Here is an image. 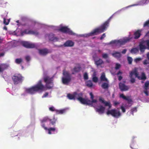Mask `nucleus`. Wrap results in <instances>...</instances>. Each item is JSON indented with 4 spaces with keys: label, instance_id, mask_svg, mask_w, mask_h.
I'll list each match as a JSON object with an SVG mask.
<instances>
[{
    "label": "nucleus",
    "instance_id": "1",
    "mask_svg": "<svg viewBox=\"0 0 149 149\" xmlns=\"http://www.w3.org/2000/svg\"><path fill=\"white\" fill-rule=\"evenodd\" d=\"M113 16L110 17L108 19L104 22L99 27L93 30L91 33L88 34V36L94 35H97L98 33H101L105 31L109 26V23L111 19L112 18Z\"/></svg>",
    "mask_w": 149,
    "mask_h": 149
},
{
    "label": "nucleus",
    "instance_id": "2",
    "mask_svg": "<svg viewBox=\"0 0 149 149\" xmlns=\"http://www.w3.org/2000/svg\"><path fill=\"white\" fill-rule=\"evenodd\" d=\"M46 90V87L42 84V81L40 80L35 85L26 89V92L31 94H33L37 92H42Z\"/></svg>",
    "mask_w": 149,
    "mask_h": 149
},
{
    "label": "nucleus",
    "instance_id": "3",
    "mask_svg": "<svg viewBox=\"0 0 149 149\" xmlns=\"http://www.w3.org/2000/svg\"><path fill=\"white\" fill-rule=\"evenodd\" d=\"M24 79V77L20 74H15L12 77V79L14 84L15 85L22 83Z\"/></svg>",
    "mask_w": 149,
    "mask_h": 149
},
{
    "label": "nucleus",
    "instance_id": "4",
    "mask_svg": "<svg viewBox=\"0 0 149 149\" xmlns=\"http://www.w3.org/2000/svg\"><path fill=\"white\" fill-rule=\"evenodd\" d=\"M63 77L62 78V83L64 84H68L71 80V74L67 71H63Z\"/></svg>",
    "mask_w": 149,
    "mask_h": 149
},
{
    "label": "nucleus",
    "instance_id": "5",
    "mask_svg": "<svg viewBox=\"0 0 149 149\" xmlns=\"http://www.w3.org/2000/svg\"><path fill=\"white\" fill-rule=\"evenodd\" d=\"M43 79L44 82L46 84V87L48 89L52 88L54 86L53 78L46 76L44 77Z\"/></svg>",
    "mask_w": 149,
    "mask_h": 149
},
{
    "label": "nucleus",
    "instance_id": "6",
    "mask_svg": "<svg viewBox=\"0 0 149 149\" xmlns=\"http://www.w3.org/2000/svg\"><path fill=\"white\" fill-rule=\"evenodd\" d=\"M134 75L136 77H137L139 79L140 77L139 76L138 73L137 69L136 68L132 70L130 72L129 77L130 78V81L132 83H134L135 82V80L133 77Z\"/></svg>",
    "mask_w": 149,
    "mask_h": 149
},
{
    "label": "nucleus",
    "instance_id": "7",
    "mask_svg": "<svg viewBox=\"0 0 149 149\" xmlns=\"http://www.w3.org/2000/svg\"><path fill=\"white\" fill-rule=\"evenodd\" d=\"M131 39V38L127 37L122 39H120L118 40H112L110 42V44H111L119 43L120 45H123L129 41Z\"/></svg>",
    "mask_w": 149,
    "mask_h": 149
},
{
    "label": "nucleus",
    "instance_id": "8",
    "mask_svg": "<svg viewBox=\"0 0 149 149\" xmlns=\"http://www.w3.org/2000/svg\"><path fill=\"white\" fill-rule=\"evenodd\" d=\"M106 113L107 115L110 114L116 118H118L121 115V113L119 111H118L114 109L108 110Z\"/></svg>",
    "mask_w": 149,
    "mask_h": 149
},
{
    "label": "nucleus",
    "instance_id": "9",
    "mask_svg": "<svg viewBox=\"0 0 149 149\" xmlns=\"http://www.w3.org/2000/svg\"><path fill=\"white\" fill-rule=\"evenodd\" d=\"M59 30L64 33H68L71 35H74L75 33L66 26H63L59 29Z\"/></svg>",
    "mask_w": 149,
    "mask_h": 149
},
{
    "label": "nucleus",
    "instance_id": "10",
    "mask_svg": "<svg viewBox=\"0 0 149 149\" xmlns=\"http://www.w3.org/2000/svg\"><path fill=\"white\" fill-rule=\"evenodd\" d=\"M93 59L95 62V64L97 66H101L104 63V62L100 58H98L97 56L93 57Z\"/></svg>",
    "mask_w": 149,
    "mask_h": 149
},
{
    "label": "nucleus",
    "instance_id": "11",
    "mask_svg": "<svg viewBox=\"0 0 149 149\" xmlns=\"http://www.w3.org/2000/svg\"><path fill=\"white\" fill-rule=\"evenodd\" d=\"M105 109V108L102 105H100L97 106L95 110L96 111L98 112L99 114H102L104 113Z\"/></svg>",
    "mask_w": 149,
    "mask_h": 149
},
{
    "label": "nucleus",
    "instance_id": "12",
    "mask_svg": "<svg viewBox=\"0 0 149 149\" xmlns=\"http://www.w3.org/2000/svg\"><path fill=\"white\" fill-rule=\"evenodd\" d=\"M119 86L121 91H127L130 88V86H126L122 83H119Z\"/></svg>",
    "mask_w": 149,
    "mask_h": 149
},
{
    "label": "nucleus",
    "instance_id": "13",
    "mask_svg": "<svg viewBox=\"0 0 149 149\" xmlns=\"http://www.w3.org/2000/svg\"><path fill=\"white\" fill-rule=\"evenodd\" d=\"M22 44L23 46L26 48H33L35 47V45L34 44L27 42H22Z\"/></svg>",
    "mask_w": 149,
    "mask_h": 149
},
{
    "label": "nucleus",
    "instance_id": "14",
    "mask_svg": "<svg viewBox=\"0 0 149 149\" xmlns=\"http://www.w3.org/2000/svg\"><path fill=\"white\" fill-rule=\"evenodd\" d=\"M139 49L141 52L143 53L145 52V50L147 49V47L145 46L144 42L142 41L140 43L139 45Z\"/></svg>",
    "mask_w": 149,
    "mask_h": 149
},
{
    "label": "nucleus",
    "instance_id": "15",
    "mask_svg": "<svg viewBox=\"0 0 149 149\" xmlns=\"http://www.w3.org/2000/svg\"><path fill=\"white\" fill-rule=\"evenodd\" d=\"M120 97L122 98L123 99L127 101L128 103L130 104L133 101L132 99L130 98V97L129 96L127 97L125 96L123 94H121L120 95Z\"/></svg>",
    "mask_w": 149,
    "mask_h": 149
},
{
    "label": "nucleus",
    "instance_id": "16",
    "mask_svg": "<svg viewBox=\"0 0 149 149\" xmlns=\"http://www.w3.org/2000/svg\"><path fill=\"white\" fill-rule=\"evenodd\" d=\"M78 100L82 104H89V102H91L90 100L83 98H82V97H79L78 98Z\"/></svg>",
    "mask_w": 149,
    "mask_h": 149
},
{
    "label": "nucleus",
    "instance_id": "17",
    "mask_svg": "<svg viewBox=\"0 0 149 149\" xmlns=\"http://www.w3.org/2000/svg\"><path fill=\"white\" fill-rule=\"evenodd\" d=\"M39 52L40 54L43 56L46 55L48 53H50L49 50L46 48L39 49Z\"/></svg>",
    "mask_w": 149,
    "mask_h": 149
},
{
    "label": "nucleus",
    "instance_id": "18",
    "mask_svg": "<svg viewBox=\"0 0 149 149\" xmlns=\"http://www.w3.org/2000/svg\"><path fill=\"white\" fill-rule=\"evenodd\" d=\"M24 33L26 34H31L36 35H38V33L36 31H33L32 30H28L26 29L24 30L22 33V34Z\"/></svg>",
    "mask_w": 149,
    "mask_h": 149
},
{
    "label": "nucleus",
    "instance_id": "19",
    "mask_svg": "<svg viewBox=\"0 0 149 149\" xmlns=\"http://www.w3.org/2000/svg\"><path fill=\"white\" fill-rule=\"evenodd\" d=\"M74 42L72 40H68L66 41L64 44V46L66 47H71L74 46Z\"/></svg>",
    "mask_w": 149,
    "mask_h": 149
},
{
    "label": "nucleus",
    "instance_id": "20",
    "mask_svg": "<svg viewBox=\"0 0 149 149\" xmlns=\"http://www.w3.org/2000/svg\"><path fill=\"white\" fill-rule=\"evenodd\" d=\"M141 30H138L135 32L134 33V38L136 39L139 38L141 35Z\"/></svg>",
    "mask_w": 149,
    "mask_h": 149
},
{
    "label": "nucleus",
    "instance_id": "21",
    "mask_svg": "<svg viewBox=\"0 0 149 149\" xmlns=\"http://www.w3.org/2000/svg\"><path fill=\"white\" fill-rule=\"evenodd\" d=\"M49 40L53 41H56L58 40V38L54 36V34H50L49 36Z\"/></svg>",
    "mask_w": 149,
    "mask_h": 149
},
{
    "label": "nucleus",
    "instance_id": "22",
    "mask_svg": "<svg viewBox=\"0 0 149 149\" xmlns=\"http://www.w3.org/2000/svg\"><path fill=\"white\" fill-rule=\"evenodd\" d=\"M112 55L113 57L116 58H119L121 56L120 52H117L112 53Z\"/></svg>",
    "mask_w": 149,
    "mask_h": 149
},
{
    "label": "nucleus",
    "instance_id": "23",
    "mask_svg": "<svg viewBox=\"0 0 149 149\" xmlns=\"http://www.w3.org/2000/svg\"><path fill=\"white\" fill-rule=\"evenodd\" d=\"M101 87L104 89H108L109 87L108 83L107 82H104L101 85Z\"/></svg>",
    "mask_w": 149,
    "mask_h": 149
},
{
    "label": "nucleus",
    "instance_id": "24",
    "mask_svg": "<svg viewBox=\"0 0 149 149\" xmlns=\"http://www.w3.org/2000/svg\"><path fill=\"white\" fill-rule=\"evenodd\" d=\"M67 96L68 98L70 100H75V99L74 92V93L73 94L70 93L68 94Z\"/></svg>",
    "mask_w": 149,
    "mask_h": 149
},
{
    "label": "nucleus",
    "instance_id": "25",
    "mask_svg": "<svg viewBox=\"0 0 149 149\" xmlns=\"http://www.w3.org/2000/svg\"><path fill=\"white\" fill-rule=\"evenodd\" d=\"M66 109H63L61 110H56V113L57 114H62L65 112Z\"/></svg>",
    "mask_w": 149,
    "mask_h": 149
},
{
    "label": "nucleus",
    "instance_id": "26",
    "mask_svg": "<svg viewBox=\"0 0 149 149\" xmlns=\"http://www.w3.org/2000/svg\"><path fill=\"white\" fill-rule=\"evenodd\" d=\"M74 95L75 98H77L78 100V98L79 97H82L83 95V94L82 93H77L76 92H74Z\"/></svg>",
    "mask_w": 149,
    "mask_h": 149
},
{
    "label": "nucleus",
    "instance_id": "27",
    "mask_svg": "<svg viewBox=\"0 0 149 149\" xmlns=\"http://www.w3.org/2000/svg\"><path fill=\"white\" fill-rule=\"evenodd\" d=\"M101 81H108V80L106 78L104 73H103L100 77Z\"/></svg>",
    "mask_w": 149,
    "mask_h": 149
},
{
    "label": "nucleus",
    "instance_id": "28",
    "mask_svg": "<svg viewBox=\"0 0 149 149\" xmlns=\"http://www.w3.org/2000/svg\"><path fill=\"white\" fill-rule=\"evenodd\" d=\"M86 85L88 87H91L93 86L92 81L89 80L86 82Z\"/></svg>",
    "mask_w": 149,
    "mask_h": 149
},
{
    "label": "nucleus",
    "instance_id": "29",
    "mask_svg": "<svg viewBox=\"0 0 149 149\" xmlns=\"http://www.w3.org/2000/svg\"><path fill=\"white\" fill-rule=\"evenodd\" d=\"M1 65L2 70V72H3L4 70L7 69L9 67V65L6 64H2Z\"/></svg>",
    "mask_w": 149,
    "mask_h": 149
},
{
    "label": "nucleus",
    "instance_id": "30",
    "mask_svg": "<svg viewBox=\"0 0 149 149\" xmlns=\"http://www.w3.org/2000/svg\"><path fill=\"white\" fill-rule=\"evenodd\" d=\"M139 51V49L137 48H133L132 49L130 52L131 53L133 54H135L138 52Z\"/></svg>",
    "mask_w": 149,
    "mask_h": 149
},
{
    "label": "nucleus",
    "instance_id": "31",
    "mask_svg": "<svg viewBox=\"0 0 149 149\" xmlns=\"http://www.w3.org/2000/svg\"><path fill=\"white\" fill-rule=\"evenodd\" d=\"M49 120L50 121V123L52 125H54L56 123L57 119L54 117L52 119H49Z\"/></svg>",
    "mask_w": 149,
    "mask_h": 149
},
{
    "label": "nucleus",
    "instance_id": "32",
    "mask_svg": "<svg viewBox=\"0 0 149 149\" xmlns=\"http://www.w3.org/2000/svg\"><path fill=\"white\" fill-rule=\"evenodd\" d=\"M90 95L91 96V102L92 103H96L97 102V100L96 99H94V95L92 92L90 93Z\"/></svg>",
    "mask_w": 149,
    "mask_h": 149
},
{
    "label": "nucleus",
    "instance_id": "33",
    "mask_svg": "<svg viewBox=\"0 0 149 149\" xmlns=\"http://www.w3.org/2000/svg\"><path fill=\"white\" fill-rule=\"evenodd\" d=\"M143 42H144V44H146L147 46L146 47H147V49L149 50V40H143Z\"/></svg>",
    "mask_w": 149,
    "mask_h": 149
},
{
    "label": "nucleus",
    "instance_id": "34",
    "mask_svg": "<svg viewBox=\"0 0 149 149\" xmlns=\"http://www.w3.org/2000/svg\"><path fill=\"white\" fill-rule=\"evenodd\" d=\"M48 131V134H52L51 132H54L56 130V128L54 127L52 128L50 127L49 129H47V130Z\"/></svg>",
    "mask_w": 149,
    "mask_h": 149
},
{
    "label": "nucleus",
    "instance_id": "35",
    "mask_svg": "<svg viewBox=\"0 0 149 149\" xmlns=\"http://www.w3.org/2000/svg\"><path fill=\"white\" fill-rule=\"evenodd\" d=\"M49 119L48 118V117H44L42 119L40 120L41 123H44L46 122L48 120H49Z\"/></svg>",
    "mask_w": 149,
    "mask_h": 149
},
{
    "label": "nucleus",
    "instance_id": "36",
    "mask_svg": "<svg viewBox=\"0 0 149 149\" xmlns=\"http://www.w3.org/2000/svg\"><path fill=\"white\" fill-rule=\"evenodd\" d=\"M81 67L80 66L78 67H75L73 68V70L74 72H79L81 70Z\"/></svg>",
    "mask_w": 149,
    "mask_h": 149
},
{
    "label": "nucleus",
    "instance_id": "37",
    "mask_svg": "<svg viewBox=\"0 0 149 149\" xmlns=\"http://www.w3.org/2000/svg\"><path fill=\"white\" fill-rule=\"evenodd\" d=\"M149 86V82L148 81H146L145 84V87L144 89L145 90H147L148 89V87Z\"/></svg>",
    "mask_w": 149,
    "mask_h": 149
},
{
    "label": "nucleus",
    "instance_id": "38",
    "mask_svg": "<svg viewBox=\"0 0 149 149\" xmlns=\"http://www.w3.org/2000/svg\"><path fill=\"white\" fill-rule=\"evenodd\" d=\"M22 59L21 58H17L15 59V62L17 64H19L22 62Z\"/></svg>",
    "mask_w": 149,
    "mask_h": 149
},
{
    "label": "nucleus",
    "instance_id": "39",
    "mask_svg": "<svg viewBox=\"0 0 149 149\" xmlns=\"http://www.w3.org/2000/svg\"><path fill=\"white\" fill-rule=\"evenodd\" d=\"M103 104H104L105 106H109V108H110L111 107V106L109 102L105 101L104 102Z\"/></svg>",
    "mask_w": 149,
    "mask_h": 149
},
{
    "label": "nucleus",
    "instance_id": "40",
    "mask_svg": "<svg viewBox=\"0 0 149 149\" xmlns=\"http://www.w3.org/2000/svg\"><path fill=\"white\" fill-rule=\"evenodd\" d=\"M127 60L129 64H131L132 63V58L130 57H127Z\"/></svg>",
    "mask_w": 149,
    "mask_h": 149
},
{
    "label": "nucleus",
    "instance_id": "41",
    "mask_svg": "<svg viewBox=\"0 0 149 149\" xmlns=\"http://www.w3.org/2000/svg\"><path fill=\"white\" fill-rule=\"evenodd\" d=\"M121 65L120 64L116 63V67H115V69L116 70L119 69Z\"/></svg>",
    "mask_w": 149,
    "mask_h": 149
},
{
    "label": "nucleus",
    "instance_id": "42",
    "mask_svg": "<svg viewBox=\"0 0 149 149\" xmlns=\"http://www.w3.org/2000/svg\"><path fill=\"white\" fill-rule=\"evenodd\" d=\"M49 110L52 111H55L56 112V109H55L54 107L52 106L49 108Z\"/></svg>",
    "mask_w": 149,
    "mask_h": 149
},
{
    "label": "nucleus",
    "instance_id": "43",
    "mask_svg": "<svg viewBox=\"0 0 149 149\" xmlns=\"http://www.w3.org/2000/svg\"><path fill=\"white\" fill-rule=\"evenodd\" d=\"M92 79L93 81L95 83L97 82L98 80L97 77L96 76L93 77Z\"/></svg>",
    "mask_w": 149,
    "mask_h": 149
},
{
    "label": "nucleus",
    "instance_id": "44",
    "mask_svg": "<svg viewBox=\"0 0 149 149\" xmlns=\"http://www.w3.org/2000/svg\"><path fill=\"white\" fill-rule=\"evenodd\" d=\"M109 56L108 54H107L104 53L102 54V57L103 58L106 59L108 58Z\"/></svg>",
    "mask_w": 149,
    "mask_h": 149
},
{
    "label": "nucleus",
    "instance_id": "45",
    "mask_svg": "<svg viewBox=\"0 0 149 149\" xmlns=\"http://www.w3.org/2000/svg\"><path fill=\"white\" fill-rule=\"evenodd\" d=\"M84 78L85 80H86L88 79V75L86 72H85L84 74Z\"/></svg>",
    "mask_w": 149,
    "mask_h": 149
},
{
    "label": "nucleus",
    "instance_id": "46",
    "mask_svg": "<svg viewBox=\"0 0 149 149\" xmlns=\"http://www.w3.org/2000/svg\"><path fill=\"white\" fill-rule=\"evenodd\" d=\"M146 79V77L144 73H143L141 79V80H145Z\"/></svg>",
    "mask_w": 149,
    "mask_h": 149
},
{
    "label": "nucleus",
    "instance_id": "47",
    "mask_svg": "<svg viewBox=\"0 0 149 149\" xmlns=\"http://www.w3.org/2000/svg\"><path fill=\"white\" fill-rule=\"evenodd\" d=\"M3 19L4 24H5L6 25H8L9 24V21L8 20H7V21H6V19L5 18H4Z\"/></svg>",
    "mask_w": 149,
    "mask_h": 149
},
{
    "label": "nucleus",
    "instance_id": "48",
    "mask_svg": "<svg viewBox=\"0 0 149 149\" xmlns=\"http://www.w3.org/2000/svg\"><path fill=\"white\" fill-rule=\"evenodd\" d=\"M99 101L100 102H101L102 103H104V102L105 100H104L102 98V97H100L99 98Z\"/></svg>",
    "mask_w": 149,
    "mask_h": 149
},
{
    "label": "nucleus",
    "instance_id": "49",
    "mask_svg": "<svg viewBox=\"0 0 149 149\" xmlns=\"http://www.w3.org/2000/svg\"><path fill=\"white\" fill-rule=\"evenodd\" d=\"M137 111V108L136 107H134L133 108H132L131 109V111L132 112V114H133V113L135 111L136 112Z\"/></svg>",
    "mask_w": 149,
    "mask_h": 149
},
{
    "label": "nucleus",
    "instance_id": "50",
    "mask_svg": "<svg viewBox=\"0 0 149 149\" xmlns=\"http://www.w3.org/2000/svg\"><path fill=\"white\" fill-rule=\"evenodd\" d=\"M106 35L105 33H104L101 36L100 38V39L101 40H102L103 39H104V38L106 37Z\"/></svg>",
    "mask_w": 149,
    "mask_h": 149
},
{
    "label": "nucleus",
    "instance_id": "51",
    "mask_svg": "<svg viewBox=\"0 0 149 149\" xmlns=\"http://www.w3.org/2000/svg\"><path fill=\"white\" fill-rule=\"evenodd\" d=\"M42 124L41 125L42 127L44 128V129L45 130H47V128L46 127H45V125L44 123H41Z\"/></svg>",
    "mask_w": 149,
    "mask_h": 149
},
{
    "label": "nucleus",
    "instance_id": "52",
    "mask_svg": "<svg viewBox=\"0 0 149 149\" xmlns=\"http://www.w3.org/2000/svg\"><path fill=\"white\" fill-rule=\"evenodd\" d=\"M143 63V64L145 65H147L148 64H149V63L146 59H145Z\"/></svg>",
    "mask_w": 149,
    "mask_h": 149
},
{
    "label": "nucleus",
    "instance_id": "53",
    "mask_svg": "<svg viewBox=\"0 0 149 149\" xmlns=\"http://www.w3.org/2000/svg\"><path fill=\"white\" fill-rule=\"evenodd\" d=\"M141 58H136L134 60V61L136 62H137L139 61H141Z\"/></svg>",
    "mask_w": 149,
    "mask_h": 149
},
{
    "label": "nucleus",
    "instance_id": "54",
    "mask_svg": "<svg viewBox=\"0 0 149 149\" xmlns=\"http://www.w3.org/2000/svg\"><path fill=\"white\" fill-rule=\"evenodd\" d=\"M121 109L122 111V112L124 113L125 112V108L123 106H121Z\"/></svg>",
    "mask_w": 149,
    "mask_h": 149
},
{
    "label": "nucleus",
    "instance_id": "55",
    "mask_svg": "<svg viewBox=\"0 0 149 149\" xmlns=\"http://www.w3.org/2000/svg\"><path fill=\"white\" fill-rule=\"evenodd\" d=\"M25 59L27 61H29L30 60V57L29 56H26L25 57Z\"/></svg>",
    "mask_w": 149,
    "mask_h": 149
},
{
    "label": "nucleus",
    "instance_id": "56",
    "mask_svg": "<svg viewBox=\"0 0 149 149\" xmlns=\"http://www.w3.org/2000/svg\"><path fill=\"white\" fill-rule=\"evenodd\" d=\"M48 95V93L47 92L46 93H45L43 96L42 97V98L46 97H47Z\"/></svg>",
    "mask_w": 149,
    "mask_h": 149
},
{
    "label": "nucleus",
    "instance_id": "57",
    "mask_svg": "<svg viewBox=\"0 0 149 149\" xmlns=\"http://www.w3.org/2000/svg\"><path fill=\"white\" fill-rule=\"evenodd\" d=\"M120 103L117 102L115 101L114 102V104L115 106H116L117 105L119 104Z\"/></svg>",
    "mask_w": 149,
    "mask_h": 149
},
{
    "label": "nucleus",
    "instance_id": "58",
    "mask_svg": "<svg viewBox=\"0 0 149 149\" xmlns=\"http://www.w3.org/2000/svg\"><path fill=\"white\" fill-rule=\"evenodd\" d=\"M144 92L146 96H148V93L147 90H145L144 91Z\"/></svg>",
    "mask_w": 149,
    "mask_h": 149
},
{
    "label": "nucleus",
    "instance_id": "59",
    "mask_svg": "<svg viewBox=\"0 0 149 149\" xmlns=\"http://www.w3.org/2000/svg\"><path fill=\"white\" fill-rule=\"evenodd\" d=\"M127 51L126 49H123L122 52V53L123 54H125Z\"/></svg>",
    "mask_w": 149,
    "mask_h": 149
},
{
    "label": "nucleus",
    "instance_id": "60",
    "mask_svg": "<svg viewBox=\"0 0 149 149\" xmlns=\"http://www.w3.org/2000/svg\"><path fill=\"white\" fill-rule=\"evenodd\" d=\"M122 79V77L121 76L118 77V79L119 81H120Z\"/></svg>",
    "mask_w": 149,
    "mask_h": 149
},
{
    "label": "nucleus",
    "instance_id": "61",
    "mask_svg": "<svg viewBox=\"0 0 149 149\" xmlns=\"http://www.w3.org/2000/svg\"><path fill=\"white\" fill-rule=\"evenodd\" d=\"M122 73V72L120 71H119L117 74V75H119L120 74H121Z\"/></svg>",
    "mask_w": 149,
    "mask_h": 149
},
{
    "label": "nucleus",
    "instance_id": "62",
    "mask_svg": "<svg viewBox=\"0 0 149 149\" xmlns=\"http://www.w3.org/2000/svg\"><path fill=\"white\" fill-rule=\"evenodd\" d=\"M146 36L149 37V31L147 32L146 35Z\"/></svg>",
    "mask_w": 149,
    "mask_h": 149
},
{
    "label": "nucleus",
    "instance_id": "63",
    "mask_svg": "<svg viewBox=\"0 0 149 149\" xmlns=\"http://www.w3.org/2000/svg\"><path fill=\"white\" fill-rule=\"evenodd\" d=\"M4 53H0V57L3 56L4 55Z\"/></svg>",
    "mask_w": 149,
    "mask_h": 149
},
{
    "label": "nucleus",
    "instance_id": "64",
    "mask_svg": "<svg viewBox=\"0 0 149 149\" xmlns=\"http://www.w3.org/2000/svg\"><path fill=\"white\" fill-rule=\"evenodd\" d=\"M147 58L148 59H149V53L147 54Z\"/></svg>",
    "mask_w": 149,
    "mask_h": 149
}]
</instances>
